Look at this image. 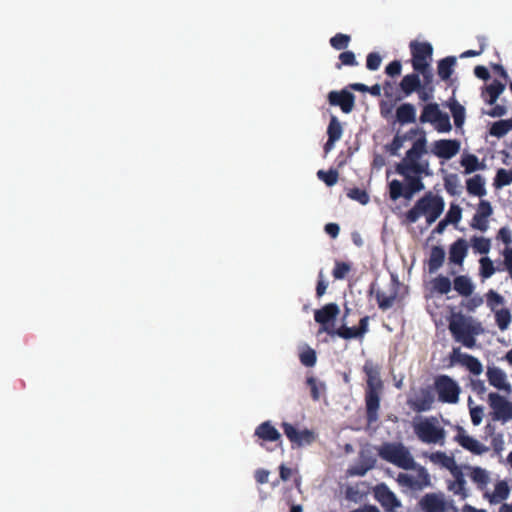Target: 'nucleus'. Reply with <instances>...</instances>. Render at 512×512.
Listing matches in <instances>:
<instances>
[{"instance_id":"f257e3e1","label":"nucleus","mask_w":512,"mask_h":512,"mask_svg":"<svg viewBox=\"0 0 512 512\" xmlns=\"http://www.w3.org/2000/svg\"><path fill=\"white\" fill-rule=\"evenodd\" d=\"M426 145V135H422L406 152L405 157L396 164L395 171L404 178L405 183L397 179L389 183V197L391 200L396 201L401 197L410 200L414 194L425 188L422 175L430 174L429 163L427 161L421 162L420 159L427 152Z\"/></svg>"},{"instance_id":"f03ea898","label":"nucleus","mask_w":512,"mask_h":512,"mask_svg":"<svg viewBox=\"0 0 512 512\" xmlns=\"http://www.w3.org/2000/svg\"><path fill=\"white\" fill-rule=\"evenodd\" d=\"M379 456L404 470H416L414 477L407 473H399L396 481L400 486L407 487L413 491H421L431 486V479L427 469L418 465L410 451L402 443H385L379 449Z\"/></svg>"},{"instance_id":"7ed1b4c3","label":"nucleus","mask_w":512,"mask_h":512,"mask_svg":"<svg viewBox=\"0 0 512 512\" xmlns=\"http://www.w3.org/2000/svg\"><path fill=\"white\" fill-rule=\"evenodd\" d=\"M413 70V73L403 76L399 82L400 94L396 97V101H401L413 93H417L419 100L422 102L432 100L434 97V74L431 65L428 64L425 68Z\"/></svg>"},{"instance_id":"20e7f679","label":"nucleus","mask_w":512,"mask_h":512,"mask_svg":"<svg viewBox=\"0 0 512 512\" xmlns=\"http://www.w3.org/2000/svg\"><path fill=\"white\" fill-rule=\"evenodd\" d=\"M366 375L367 387L365 390L366 419L369 425L377 422L380 409V390L383 387L380 378V368L371 360H367L363 366Z\"/></svg>"},{"instance_id":"39448f33","label":"nucleus","mask_w":512,"mask_h":512,"mask_svg":"<svg viewBox=\"0 0 512 512\" xmlns=\"http://www.w3.org/2000/svg\"><path fill=\"white\" fill-rule=\"evenodd\" d=\"M366 375L367 387L365 390L366 419L369 425L377 422L380 409V390L383 387L380 378V368L371 360H367L363 366Z\"/></svg>"},{"instance_id":"423d86ee","label":"nucleus","mask_w":512,"mask_h":512,"mask_svg":"<svg viewBox=\"0 0 512 512\" xmlns=\"http://www.w3.org/2000/svg\"><path fill=\"white\" fill-rule=\"evenodd\" d=\"M444 208L443 197L428 191L406 212V221L411 224L416 223L421 216H424L427 225H431L440 217Z\"/></svg>"},{"instance_id":"0eeeda50","label":"nucleus","mask_w":512,"mask_h":512,"mask_svg":"<svg viewBox=\"0 0 512 512\" xmlns=\"http://www.w3.org/2000/svg\"><path fill=\"white\" fill-rule=\"evenodd\" d=\"M449 331L455 341L460 342L466 348L472 349L476 346L475 335L478 334V331L462 314L452 317L449 322Z\"/></svg>"},{"instance_id":"6e6552de","label":"nucleus","mask_w":512,"mask_h":512,"mask_svg":"<svg viewBox=\"0 0 512 512\" xmlns=\"http://www.w3.org/2000/svg\"><path fill=\"white\" fill-rule=\"evenodd\" d=\"M414 432L420 441L428 444L442 443L445 438L444 429L428 419L416 423Z\"/></svg>"},{"instance_id":"1a4fd4ad","label":"nucleus","mask_w":512,"mask_h":512,"mask_svg":"<svg viewBox=\"0 0 512 512\" xmlns=\"http://www.w3.org/2000/svg\"><path fill=\"white\" fill-rule=\"evenodd\" d=\"M435 389L439 401L455 404L459 400L460 388L458 384L447 375H440L435 379Z\"/></svg>"},{"instance_id":"9d476101","label":"nucleus","mask_w":512,"mask_h":512,"mask_svg":"<svg viewBox=\"0 0 512 512\" xmlns=\"http://www.w3.org/2000/svg\"><path fill=\"white\" fill-rule=\"evenodd\" d=\"M423 512H457L453 502L445 501L442 494L427 493L419 501Z\"/></svg>"},{"instance_id":"9b49d317","label":"nucleus","mask_w":512,"mask_h":512,"mask_svg":"<svg viewBox=\"0 0 512 512\" xmlns=\"http://www.w3.org/2000/svg\"><path fill=\"white\" fill-rule=\"evenodd\" d=\"M410 51L412 55L411 64L413 69H422L430 64L433 54V47L428 42H410Z\"/></svg>"},{"instance_id":"f8f14e48","label":"nucleus","mask_w":512,"mask_h":512,"mask_svg":"<svg viewBox=\"0 0 512 512\" xmlns=\"http://www.w3.org/2000/svg\"><path fill=\"white\" fill-rule=\"evenodd\" d=\"M284 434L287 436L293 447H302L312 444L316 435L313 431L308 429L298 430L295 426L288 422H283L281 425Z\"/></svg>"},{"instance_id":"ddd939ff","label":"nucleus","mask_w":512,"mask_h":512,"mask_svg":"<svg viewBox=\"0 0 512 512\" xmlns=\"http://www.w3.org/2000/svg\"><path fill=\"white\" fill-rule=\"evenodd\" d=\"M368 322L369 317L364 316L360 319L359 325L357 327H348L346 325H342L339 328H325V332L330 336H338L340 338L349 340L353 338H361L368 331Z\"/></svg>"},{"instance_id":"4468645a","label":"nucleus","mask_w":512,"mask_h":512,"mask_svg":"<svg viewBox=\"0 0 512 512\" xmlns=\"http://www.w3.org/2000/svg\"><path fill=\"white\" fill-rule=\"evenodd\" d=\"M488 399L493 409L494 419L504 422L512 419V402L495 392H491Z\"/></svg>"},{"instance_id":"2eb2a0df","label":"nucleus","mask_w":512,"mask_h":512,"mask_svg":"<svg viewBox=\"0 0 512 512\" xmlns=\"http://www.w3.org/2000/svg\"><path fill=\"white\" fill-rule=\"evenodd\" d=\"M374 497L386 512H396V510L402 506L401 501L397 498L395 493L384 483L375 487Z\"/></svg>"},{"instance_id":"dca6fc26","label":"nucleus","mask_w":512,"mask_h":512,"mask_svg":"<svg viewBox=\"0 0 512 512\" xmlns=\"http://www.w3.org/2000/svg\"><path fill=\"white\" fill-rule=\"evenodd\" d=\"M340 313L339 306L336 303H328L314 313V319L319 323L325 332V328H334V321Z\"/></svg>"},{"instance_id":"f3484780","label":"nucleus","mask_w":512,"mask_h":512,"mask_svg":"<svg viewBox=\"0 0 512 512\" xmlns=\"http://www.w3.org/2000/svg\"><path fill=\"white\" fill-rule=\"evenodd\" d=\"M329 104L339 106L344 113H350L355 104V96L347 90L330 91L328 94Z\"/></svg>"},{"instance_id":"a211bd4d","label":"nucleus","mask_w":512,"mask_h":512,"mask_svg":"<svg viewBox=\"0 0 512 512\" xmlns=\"http://www.w3.org/2000/svg\"><path fill=\"white\" fill-rule=\"evenodd\" d=\"M460 150V142L456 139H441L433 144L432 152L438 158L451 159Z\"/></svg>"},{"instance_id":"6ab92c4d","label":"nucleus","mask_w":512,"mask_h":512,"mask_svg":"<svg viewBox=\"0 0 512 512\" xmlns=\"http://www.w3.org/2000/svg\"><path fill=\"white\" fill-rule=\"evenodd\" d=\"M434 394L429 388H422L413 399L408 400L409 407L417 412L429 411L434 403Z\"/></svg>"},{"instance_id":"aec40b11","label":"nucleus","mask_w":512,"mask_h":512,"mask_svg":"<svg viewBox=\"0 0 512 512\" xmlns=\"http://www.w3.org/2000/svg\"><path fill=\"white\" fill-rule=\"evenodd\" d=\"M254 437L257 438L260 446H263L265 442L281 443V434L270 421L259 424L254 431Z\"/></svg>"},{"instance_id":"412c9836","label":"nucleus","mask_w":512,"mask_h":512,"mask_svg":"<svg viewBox=\"0 0 512 512\" xmlns=\"http://www.w3.org/2000/svg\"><path fill=\"white\" fill-rule=\"evenodd\" d=\"M455 440L461 447L475 455H482L483 453H486L489 450V447L485 446L475 438L466 434L465 430L462 427H459L458 433L455 436Z\"/></svg>"},{"instance_id":"4be33fe9","label":"nucleus","mask_w":512,"mask_h":512,"mask_svg":"<svg viewBox=\"0 0 512 512\" xmlns=\"http://www.w3.org/2000/svg\"><path fill=\"white\" fill-rule=\"evenodd\" d=\"M486 374L490 385L499 390L506 391L507 393L511 391V386L506 381V374L502 369L498 367H488Z\"/></svg>"},{"instance_id":"5701e85b","label":"nucleus","mask_w":512,"mask_h":512,"mask_svg":"<svg viewBox=\"0 0 512 512\" xmlns=\"http://www.w3.org/2000/svg\"><path fill=\"white\" fill-rule=\"evenodd\" d=\"M395 118L400 125L415 123L416 107L409 102L402 103L396 108Z\"/></svg>"},{"instance_id":"b1692460","label":"nucleus","mask_w":512,"mask_h":512,"mask_svg":"<svg viewBox=\"0 0 512 512\" xmlns=\"http://www.w3.org/2000/svg\"><path fill=\"white\" fill-rule=\"evenodd\" d=\"M451 474L454 477V481L448 484V490L452 491L455 495H459L462 499L468 497L466 490V480L461 468L452 469Z\"/></svg>"},{"instance_id":"393cba45","label":"nucleus","mask_w":512,"mask_h":512,"mask_svg":"<svg viewBox=\"0 0 512 512\" xmlns=\"http://www.w3.org/2000/svg\"><path fill=\"white\" fill-rule=\"evenodd\" d=\"M468 252V244L465 239L459 238L451 244L449 249V260L454 264H462Z\"/></svg>"},{"instance_id":"a878e982","label":"nucleus","mask_w":512,"mask_h":512,"mask_svg":"<svg viewBox=\"0 0 512 512\" xmlns=\"http://www.w3.org/2000/svg\"><path fill=\"white\" fill-rule=\"evenodd\" d=\"M445 250L441 246H433L428 260V269L430 273H435L444 263Z\"/></svg>"},{"instance_id":"bb28decb","label":"nucleus","mask_w":512,"mask_h":512,"mask_svg":"<svg viewBox=\"0 0 512 512\" xmlns=\"http://www.w3.org/2000/svg\"><path fill=\"white\" fill-rule=\"evenodd\" d=\"M466 189L470 195L482 197L486 195L484 178L477 174L466 181Z\"/></svg>"},{"instance_id":"cd10ccee","label":"nucleus","mask_w":512,"mask_h":512,"mask_svg":"<svg viewBox=\"0 0 512 512\" xmlns=\"http://www.w3.org/2000/svg\"><path fill=\"white\" fill-rule=\"evenodd\" d=\"M441 112L442 111L440 110L439 105L437 103H428L423 107L419 121L422 124H433L434 122H436V119L440 116Z\"/></svg>"},{"instance_id":"c85d7f7f","label":"nucleus","mask_w":512,"mask_h":512,"mask_svg":"<svg viewBox=\"0 0 512 512\" xmlns=\"http://www.w3.org/2000/svg\"><path fill=\"white\" fill-rule=\"evenodd\" d=\"M453 284L455 291H457L461 296L468 297L473 293L474 285L470 278L465 275L455 277Z\"/></svg>"},{"instance_id":"c756f323","label":"nucleus","mask_w":512,"mask_h":512,"mask_svg":"<svg viewBox=\"0 0 512 512\" xmlns=\"http://www.w3.org/2000/svg\"><path fill=\"white\" fill-rule=\"evenodd\" d=\"M510 489L505 481H499L495 485L494 493H486L485 496L489 498L490 503H498L506 500L509 496Z\"/></svg>"},{"instance_id":"7c9ffc66","label":"nucleus","mask_w":512,"mask_h":512,"mask_svg":"<svg viewBox=\"0 0 512 512\" xmlns=\"http://www.w3.org/2000/svg\"><path fill=\"white\" fill-rule=\"evenodd\" d=\"M461 166L464 167V173L470 174L477 170H483L485 165L479 162V159L474 154H466L461 158Z\"/></svg>"},{"instance_id":"2f4dec72","label":"nucleus","mask_w":512,"mask_h":512,"mask_svg":"<svg viewBox=\"0 0 512 512\" xmlns=\"http://www.w3.org/2000/svg\"><path fill=\"white\" fill-rule=\"evenodd\" d=\"M456 64L454 56H448L438 62V75L442 80H448L453 74V67Z\"/></svg>"},{"instance_id":"473e14b6","label":"nucleus","mask_w":512,"mask_h":512,"mask_svg":"<svg viewBox=\"0 0 512 512\" xmlns=\"http://www.w3.org/2000/svg\"><path fill=\"white\" fill-rule=\"evenodd\" d=\"M470 478L477 484L480 490H483L489 482V475L487 471L481 467H469Z\"/></svg>"},{"instance_id":"72a5a7b5","label":"nucleus","mask_w":512,"mask_h":512,"mask_svg":"<svg viewBox=\"0 0 512 512\" xmlns=\"http://www.w3.org/2000/svg\"><path fill=\"white\" fill-rule=\"evenodd\" d=\"M510 130H512V119H505L494 122L489 129V133L491 136L501 138Z\"/></svg>"},{"instance_id":"f704fd0d","label":"nucleus","mask_w":512,"mask_h":512,"mask_svg":"<svg viewBox=\"0 0 512 512\" xmlns=\"http://www.w3.org/2000/svg\"><path fill=\"white\" fill-rule=\"evenodd\" d=\"M375 298L379 309L386 311L394 305L397 298V291L394 289L392 294L386 295L383 291L378 290L375 294Z\"/></svg>"},{"instance_id":"c9c22d12","label":"nucleus","mask_w":512,"mask_h":512,"mask_svg":"<svg viewBox=\"0 0 512 512\" xmlns=\"http://www.w3.org/2000/svg\"><path fill=\"white\" fill-rule=\"evenodd\" d=\"M450 112L457 128H461L465 121V108L458 101L452 100L449 104Z\"/></svg>"},{"instance_id":"e433bc0d","label":"nucleus","mask_w":512,"mask_h":512,"mask_svg":"<svg viewBox=\"0 0 512 512\" xmlns=\"http://www.w3.org/2000/svg\"><path fill=\"white\" fill-rule=\"evenodd\" d=\"M505 89V84L499 80H493L487 87L486 92L489 95L488 104L493 105Z\"/></svg>"},{"instance_id":"4c0bfd02","label":"nucleus","mask_w":512,"mask_h":512,"mask_svg":"<svg viewBox=\"0 0 512 512\" xmlns=\"http://www.w3.org/2000/svg\"><path fill=\"white\" fill-rule=\"evenodd\" d=\"M461 364L474 375H480L483 371L481 362L476 357L469 354L462 355Z\"/></svg>"},{"instance_id":"58836bf2","label":"nucleus","mask_w":512,"mask_h":512,"mask_svg":"<svg viewBox=\"0 0 512 512\" xmlns=\"http://www.w3.org/2000/svg\"><path fill=\"white\" fill-rule=\"evenodd\" d=\"M306 384L310 388L311 398L314 401H318L320 399L321 393L325 392L326 386L323 382L318 381L314 377H307Z\"/></svg>"},{"instance_id":"ea45409f","label":"nucleus","mask_w":512,"mask_h":512,"mask_svg":"<svg viewBox=\"0 0 512 512\" xmlns=\"http://www.w3.org/2000/svg\"><path fill=\"white\" fill-rule=\"evenodd\" d=\"M471 246L475 252L487 254L491 249V241L485 237L474 236L471 238Z\"/></svg>"},{"instance_id":"a19ab883","label":"nucleus","mask_w":512,"mask_h":512,"mask_svg":"<svg viewBox=\"0 0 512 512\" xmlns=\"http://www.w3.org/2000/svg\"><path fill=\"white\" fill-rule=\"evenodd\" d=\"M512 183V169L506 170L504 168H500L496 172V176L494 178V186L496 188H502L504 186H508Z\"/></svg>"},{"instance_id":"79ce46f5","label":"nucleus","mask_w":512,"mask_h":512,"mask_svg":"<svg viewBox=\"0 0 512 512\" xmlns=\"http://www.w3.org/2000/svg\"><path fill=\"white\" fill-rule=\"evenodd\" d=\"M342 126L341 123L338 121L336 116H331L328 128H327V135L328 138L331 139V141H338L342 136Z\"/></svg>"},{"instance_id":"37998d69","label":"nucleus","mask_w":512,"mask_h":512,"mask_svg":"<svg viewBox=\"0 0 512 512\" xmlns=\"http://www.w3.org/2000/svg\"><path fill=\"white\" fill-rule=\"evenodd\" d=\"M495 321L501 331H505L511 323V313L507 308L495 312Z\"/></svg>"},{"instance_id":"c03bdc74","label":"nucleus","mask_w":512,"mask_h":512,"mask_svg":"<svg viewBox=\"0 0 512 512\" xmlns=\"http://www.w3.org/2000/svg\"><path fill=\"white\" fill-rule=\"evenodd\" d=\"M444 187L449 195H458L460 193V184L457 174H449L448 176H446L444 178Z\"/></svg>"},{"instance_id":"a18cd8bd","label":"nucleus","mask_w":512,"mask_h":512,"mask_svg":"<svg viewBox=\"0 0 512 512\" xmlns=\"http://www.w3.org/2000/svg\"><path fill=\"white\" fill-rule=\"evenodd\" d=\"M432 283L434 290L440 294H447L451 290V281L446 276L439 275Z\"/></svg>"},{"instance_id":"49530a36","label":"nucleus","mask_w":512,"mask_h":512,"mask_svg":"<svg viewBox=\"0 0 512 512\" xmlns=\"http://www.w3.org/2000/svg\"><path fill=\"white\" fill-rule=\"evenodd\" d=\"M317 177L322 180L327 186L331 187L335 185L338 181V171L335 169H330L328 171L319 170L317 172Z\"/></svg>"},{"instance_id":"de8ad7c7","label":"nucleus","mask_w":512,"mask_h":512,"mask_svg":"<svg viewBox=\"0 0 512 512\" xmlns=\"http://www.w3.org/2000/svg\"><path fill=\"white\" fill-rule=\"evenodd\" d=\"M351 41V37L347 34L337 33L330 39V45L336 50L346 49Z\"/></svg>"},{"instance_id":"09e8293b","label":"nucleus","mask_w":512,"mask_h":512,"mask_svg":"<svg viewBox=\"0 0 512 512\" xmlns=\"http://www.w3.org/2000/svg\"><path fill=\"white\" fill-rule=\"evenodd\" d=\"M351 269V264L347 262L336 261L332 271V275L335 279L341 280L347 276Z\"/></svg>"},{"instance_id":"8fccbe9b","label":"nucleus","mask_w":512,"mask_h":512,"mask_svg":"<svg viewBox=\"0 0 512 512\" xmlns=\"http://www.w3.org/2000/svg\"><path fill=\"white\" fill-rule=\"evenodd\" d=\"M431 459L433 461H438L440 462L444 467H446L447 469L450 470V472H452V469L454 468H459L456 463H455V460L453 457H449L447 456L445 453L443 452H436L434 454H432L431 456Z\"/></svg>"},{"instance_id":"3c124183","label":"nucleus","mask_w":512,"mask_h":512,"mask_svg":"<svg viewBox=\"0 0 512 512\" xmlns=\"http://www.w3.org/2000/svg\"><path fill=\"white\" fill-rule=\"evenodd\" d=\"M480 263V275L482 278H490L495 273V267L493 261L488 257H483L479 261Z\"/></svg>"},{"instance_id":"603ef678","label":"nucleus","mask_w":512,"mask_h":512,"mask_svg":"<svg viewBox=\"0 0 512 512\" xmlns=\"http://www.w3.org/2000/svg\"><path fill=\"white\" fill-rule=\"evenodd\" d=\"M435 125V129L439 133H447L452 129L450 118L448 114L441 112L440 116L436 119V122L433 123Z\"/></svg>"},{"instance_id":"864d4df0","label":"nucleus","mask_w":512,"mask_h":512,"mask_svg":"<svg viewBox=\"0 0 512 512\" xmlns=\"http://www.w3.org/2000/svg\"><path fill=\"white\" fill-rule=\"evenodd\" d=\"M347 196L350 199L355 200V201L359 202L362 205H365V204H367L369 202V195H368V193L364 189H360V188H357V187L350 189L347 192Z\"/></svg>"},{"instance_id":"5fc2aeb1","label":"nucleus","mask_w":512,"mask_h":512,"mask_svg":"<svg viewBox=\"0 0 512 512\" xmlns=\"http://www.w3.org/2000/svg\"><path fill=\"white\" fill-rule=\"evenodd\" d=\"M339 63H336V68L341 69L343 65L345 66H356L358 62L356 61V57L354 52L352 51H344L339 55Z\"/></svg>"},{"instance_id":"6e6d98bb","label":"nucleus","mask_w":512,"mask_h":512,"mask_svg":"<svg viewBox=\"0 0 512 512\" xmlns=\"http://www.w3.org/2000/svg\"><path fill=\"white\" fill-rule=\"evenodd\" d=\"M462 217V209L457 204H451L445 219L450 223L456 225Z\"/></svg>"},{"instance_id":"4d7b16f0","label":"nucleus","mask_w":512,"mask_h":512,"mask_svg":"<svg viewBox=\"0 0 512 512\" xmlns=\"http://www.w3.org/2000/svg\"><path fill=\"white\" fill-rule=\"evenodd\" d=\"M300 362L306 366V367H313L316 364V353L313 349L308 348L307 350L303 351L300 356Z\"/></svg>"},{"instance_id":"13d9d810","label":"nucleus","mask_w":512,"mask_h":512,"mask_svg":"<svg viewBox=\"0 0 512 512\" xmlns=\"http://www.w3.org/2000/svg\"><path fill=\"white\" fill-rule=\"evenodd\" d=\"M382 58L376 52H371L367 55L366 59V67L368 70L375 71L379 69L381 65Z\"/></svg>"},{"instance_id":"bf43d9fd","label":"nucleus","mask_w":512,"mask_h":512,"mask_svg":"<svg viewBox=\"0 0 512 512\" xmlns=\"http://www.w3.org/2000/svg\"><path fill=\"white\" fill-rule=\"evenodd\" d=\"M470 226L473 229L485 232L488 229V218H483L477 213L474 214Z\"/></svg>"},{"instance_id":"052dcab7","label":"nucleus","mask_w":512,"mask_h":512,"mask_svg":"<svg viewBox=\"0 0 512 512\" xmlns=\"http://www.w3.org/2000/svg\"><path fill=\"white\" fill-rule=\"evenodd\" d=\"M486 298H487V304H488V306H490V308L492 310H494L495 306L502 305L504 303V298L499 293L495 292L494 290H490L486 294Z\"/></svg>"},{"instance_id":"680f3d73","label":"nucleus","mask_w":512,"mask_h":512,"mask_svg":"<svg viewBox=\"0 0 512 512\" xmlns=\"http://www.w3.org/2000/svg\"><path fill=\"white\" fill-rule=\"evenodd\" d=\"M401 71L402 64L399 60H393L385 68V73L390 77L399 76L401 74Z\"/></svg>"},{"instance_id":"e2e57ef3","label":"nucleus","mask_w":512,"mask_h":512,"mask_svg":"<svg viewBox=\"0 0 512 512\" xmlns=\"http://www.w3.org/2000/svg\"><path fill=\"white\" fill-rule=\"evenodd\" d=\"M476 213L482 216L483 218H489L493 213V209L490 202L487 200H481L478 204Z\"/></svg>"},{"instance_id":"0e129e2a","label":"nucleus","mask_w":512,"mask_h":512,"mask_svg":"<svg viewBox=\"0 0 512 512\" xmlns=\"http://www.w3.org/2000/svg\"><path fill=\"white\" fill-rule=\"evenodd\" d=\"M405 142V137H400V134H396L388 147V151L391 155H397Z\"/></svg>"},{"instance_id":"69168bd1","label":"nucleus","mask_w":512,"mask_h":512,"mask_svg":"<svg viewBox=\"0 0 512 512\" xmlns=\"http://www.w3.org/2000/svg\"><path fill=\"white\" fill-rule=\"evenodd\" d=\"M496 238L502 241L507 246H509L512 243V234L508 227L500 228Z\"/></svg>"},{"instance_id":"338daca9","label":"nucleus","mask_w":512,"mask_h":512,"mask_svg":"<svg viewBox=\"0 0 512 512\" xmlns=\"http://www.w3.org/2000/svg\"><path fill=\"white\" fill-rule=\"evenodd\" d=\"M504 265L512 279V248L506 247L503 251Z\"/></svg>"},{"instance_id":"774afa93","label":"nucleus","mask_w":512,"mask_h":512,"mask_svg":"<svg viewBox=\"0 0 512 512\" xmlns=\"http://www.w3.org/2000/svg\"><path fill=\"white\" fill-rule=\"evenodd\" d=\"M491 445L494 449V451L499 454L503 451L504 449V439H503V435L498 433V434H495L493 437H492V441H491Z\"/></svg>"}]
</instances>
